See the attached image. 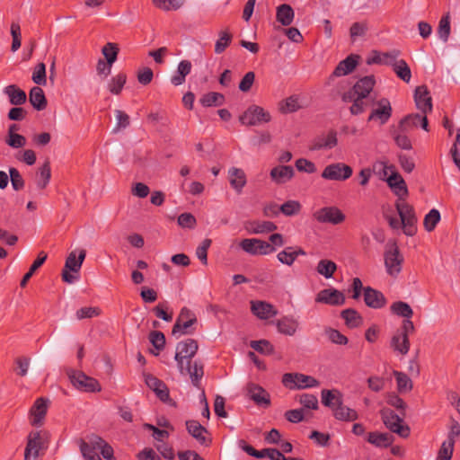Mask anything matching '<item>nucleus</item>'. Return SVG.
I'll return each instance as SVG.
<instances>
[{"label":"nucleus","instance_id":"obj_1","mask_svg":"<svg viewBox=\"0 0 460 460\" xmlns=\"http://www.w3.org/2000/svg\"><path fill=\"white\" fill-rule=\"evenodd\" d=\"M385 181L392 192L397 197L395 202L396 210L400 219L386 216L390 226L394 230L403 229L406 235L411 236L416 232V216L412 207L405 201L408 196V188L405 181L399 172L390 174Z\"/></svg>","mask_w":460,"mask_h":460},{"label":"nucleus","instance_id":"obj_2","mask_svg":"<svg viewBox=\"0 0 460 460\" xmlns=\"http://www.w3.org/2000/svg\"><path fill=\"white\" fill-rule=\"evenodd\" d=\"M285 244L284 236L279 233H273L269 237V242L259 238L243 239L239 245L241 249L252 256H267L277 251V248Z\"/></svg>","mask_w":460,"mask_h":460},{"label":"nucleus","instance_id":"obj_3","mask_svg":"<svg viewBox=\"0 0 460 460\" xmlns=\"http://www.w3.org/2000/svg\"><path fill=\"white\" fill-rule=\"evenodd\" d=\"M321 395L323 404L332 410L336 420L341 421L358 420L357 411L343 404V394L339 390H323Z\"/></svg>","mask_w":460,"mask_h":460},{"label":"nucleus","instance_id":"obj_4","mask_svg":"<svg viewBox=\"0 0 460 460\" xmlns=\"http://www.w3.org/2000/svg\"><path fill=\"white\" fill-rule=\"evenodd\" d=\"M375 85V79L373 75H367L358 80L354 87L344 93L342 100L344 102H350V112L354 115L362 113L367 106L365 99L372 91Z\"/></svg>","mask_w":460,"mask_h":460},{"label":"nucleus","instance_id":"obj_5","mask_svg":"<svg viewBox=\"0 0 460 460\" xmlns=\"http://www.w3.org/2000/svg\"><path fill=\"white\" fill-rule=\"evenodd\" d=\"M86 252L84 249L72 251L65 263L62 279L65 282L72 284L79 279V271L85 259Z\"/></svg>","mask_w":460,"mask_h":460},{"label":"nucleus","instance_id":"obj_6","mask_svg":"<svg viewBox=\"0 0 460 460\" xmlns=\"http://www.w3.org/2000/svg\"><path fill=\"white\" fill-rule=\"evenodd\" d=\"M384 259L386 273L396 278L402 271L403 257L395 243L386 245Z\"/></svg>","mask_w":460,"mask_h":460},{"label":"nucleus","instance_id":"obj_7","mask_svg":"<svg viewBox=\"0 0 460 460\" xmlns=\"http://www.w3.org/2000/svg\"><path fill=\"white\" fill-rule=\"evenodd\" d=\"M67 375L73 386L79 391L94 393L102 390L101 385L95 378L86 376L82 371L69 370Z\"/></svg>","mask_w":460,"mask_h":460},{"label":"nucleus","instance_id":"obj_8","mask_svg":"<svg viewBox=\"0 0 460 460\" xmlns=\"http://www.w3.org/2000/svg\"><path fill=\"white\" fill-rule=\"evenodd\" d=\"M282 384L288 389H307L320 385V382L314 376L301 373L284 374Z\"/></svg>","mask_w":460,"mask_h":460},{"label":"nucleus","instance_id":"obj_9","mask_svg":"<svg viewBox=\"0 0 460 460\" xmlns=\"http://www.w3.org/2000/svg\"><path fill=\"white\" fill-rule=\"evenodd\" d=\"M48 439L49 434L46 431L31 432L28 436V443L24 453L25 460H36L40 450L46 446Z\"/></svg>","mask_w":460,"mask_h":460},{"label":"nucleus","instance_id":"obj_10","mask_svg":"<svg viewBox=\"0 0 460 460\" xmlns=\"http://www.w3.org/2000/svg\"><path fill=\"white\" fill-rule=\"evenodd\" d=\"M380 415L385 427L392 432L402 438H407L410 435V429L403 425V420L392 410L384 408L380 411Z\"/></svg>","mask_w":460,"mask_h":460},{"label":"nucleus","instance_id":"obj_11","mask_svg":"<svg viewBox=\"0 0 460 460\" xmlns=\"http://www.w3.org/2000/svg\"><path fill=\"white\" fill-rule=\"evenodd\" d=\"M197 350L198 343L195 340L188 339L178 343L174 359L181 374H184V361L187 360L189 364V359L195 356Z\"/></svg>","mask_w":460,"mask_h":460},{"label":"nucleus","instance_id":"obj_12","mask_svg":"<svg viewBox=\"0 0 460 460\" xmlns=\"http://www.w3.org/2000/svg\"><path fill=\"white\" fill-rule=\"evenodd\" d=\"M352 168L344 163H332L325 166L321 177L326 181H344L351 177Z\"/></svg>","mask_w":460,"mask_h":460},{"label":"nucleus","instance_id":"obj_13","mask_svg":"<svg viewBox=\"0 0 460 460\" xmlns=\"http://www.w3.org/2000/svg\"><path fill=\"white\" fill-rule=\"evenodd\" d=\"M270 120V114L263 108L252 105L240 117L239 121L244 126H257Z\"/></svg>","mask_w":460,"mask_h":460},{"label":"nucleus","instance_id":"obj_14","mask_svg":"<svg viewBox=\"0 0 460 460\" xmlns=\"http://www.w3.org/2000/svg\"><path fill=\"white\" fill-rule=\"evenodd\" d=\"M197 323L196 314L189 308L183 307L172 328L173 335H185L193 332L192 326Z\"/></svg>","mask_w":460,"mask_h":460},{"label":"nucleus","instance_id":"obj_15","mask_svg":"<svg viewBox=\"0 0 460 460\" xmlns=\"http://www.w3.org/2000/svg\"><path fill=\"white\" fill-rule=\"evenodd\" d=\"M314 218L323 224L339 225L345 220V215L337 207H324L316 210Z\"/></svg>","mask_w":460,"mask_h":460},{"label":"nucleus","instance_id":"obj_16","mask_svg":"<svg viewBox=\"0 0 460 460\" xmlns=\"http://www.w3.org/2000/svg\"><path fill=\"white\" fill-rule=\"evenodd\" d=\"M346 301L344 294L333 288H324L318 292L315 296V302L325 304L332 306L344 305Z\"/></svg>","mask_w":460,"mask_h":460},{"label":"nucleus","instance_id":"obj_17","mask_svg":"<svg viewBox=\"0 0 460 460\" xmlns=\"http://www.w3.org/2000/svg\"><path fill=\"white\" fill-rule=\"evenodd\" d=\"M245 390L248 397L253 401L256 405L263 408H267L270 405V395L261 385L254 383H249L247 384Z\"/></svg>","mask_w":460,"mask_h":460},{"label":"nucleus","instance_id":"obj_18","mask_svg":"<svg viewBox=\"0 0 460 460\" xmlns=\"http://www.w3.org/2000/svg\"><path fill=\"white\" fill-rule=\"evenodd\" d=\"M279 333L286 336H294L301 329L300 322L293 315H284L275 322Z\"/></svg>","mask_w":460,"mask_h":460},{"label":"nucleus","instance_id":"obj_19","mask_svg":"<svg viewBox=\"0 0 460 460\" xmlns=\"http://www.w3.org/2000/svg\"><path fill=\"white\" fill-rule=\"evenodd\" d=\"M391 115L392 107L390 102L387 99H381L377 102L376 107L372 110L368 120L377 121L379 124L383 125L389 120Z\"/></svg>","mask_w":460,"mask_h":460},{"label":"nucleus","instance_id":"obj_20","mask_svg":"<svg viewBox=\"0 0 460 460\" xmlns=\"http://www.w3.org/2000/svg\"><path fill=\"white\" fill-rule=\"evenodd\" d=\"M306 252L299 246H287L277 253L279 263L291 267L299 256H305Z\"/></svg>","mask_w":460,"mask_h":460},{"label":"nucleus","instance_id":"obj_21","mask_svg":"<svg viewBox=\"0 0 460 460\" xmlns=\"http://www.w3.org/2000/svg\"><path fill=\"white\" fill-rule=\"evenodd\" d=\"M227 176L230 186L237 194H241L247 183V177L244 171L241 168L231 167L228 169Z\"/></svg>","mask_w":460,"mask_h":460},{"label":"nucleus","instance_id":"obj_22","mask_svg":"<svg viewBox=\"0 0 460 460\" xmlns=\"http://www.w3.org/2000/svg\"><path fill=\"white\" fill-rule=\"evenodd\" d=\"M400 128L403 131H411L414 128L420 127L428 131V119L426 114H411L402 119L400 123Z\"/></svg>","mask_w":460,"mask_h":460},{"label":"nucleus","instance_id":"obj_23","mask_svg":"<svg viewBox=\"0 0 460 460\" xmlns=\"http://www.w3.org/2000/svg\"><path fill=\"white\" fill-rule=\"evenodd\" d=\"M414 100L417 109L421 113L426 114L432 111L431 97L426 86L420 85L415 89Z\"/></svg>","mask_w":460,"mask_h":460},{"label":"nucleus","instance_id":"obj_24","mask_svg":"<svg viewBox=\"0 0 460 460\" xmlns=\"http://www.w3.org/2000/svg\"><path fill=\"white\" fill-rule=\"evenodd\" d=\"M251 310L253 314L261 320L270 319L278 314L271 304L263 301H252Z\"/></svg>","mask_w":460,"mask_h":460},{"label":"nucleus","instance_id":"obj_25","mask_svg":"<svg viewBox=\"0 0 460 460\" xmlns=\"http://www.w3.org/2000/svg\"><path fill=\"white\" fill-rule=\"evenodd\" d=\"M96 452H100L106 460H115L113 448L102 438L92 435L87 440Z\"/></svg>","mask_w":460,"mask_h":460},{"label":"nucleus","instance_id":"obj_26","mask_svg":"<svg viewBox=\"0 0 460 460\" xmlns=\"http://www.w3.org/2000/svg\"><path fill=\"white\" fill-rule=\"evenodd\" d=\"M295 171L289 165H279L271 169L270 175L276 184H283L294 177Z\"/></svg>","mask_w":460,"mask_h":460},{"label":"nucleus","instance_id":"obj_27","mask_svg":"<svg viewBox=\"0 0 460 460\" xmlns=\"http://www.w3.org/2000/svg\"><path fill=\"white\" fill-rule=\"evenodd\" d=\"M48 410V401L44 398H39L31 409V420L33 426H40L43 422Z\"/></svg>","mask_w":460,"mask_h":460},{"label":"nucleus","instance_id":"obj_28","mask_svg":"<svg viewBox=\"0 0 460 460\" xmlns=\"http://www.w3.org/2000/svg\"><path fill=\"white\" fill-rule=\"evenodd\" d=\"M364 301L367 306L375 309L382 308L386 303L385 296L380 291L369 287L364 289Z\"/></svg>","mask_w":460,"mask_h":460},{"label":"nucleus","instance_id":"obj_29","mask_svg":"<svg viewBox=\"0 0 460 460\" xmlns=\"http://www.w3.org/2000/svg\"><path fill=\"white\" fill-rule=\"evenodd\" d=\"M359 57L358 55H349L341 61L334 69L333 76H343L351 73L358 65Z\"/></svg>","mask_w":460,"mask_h":460},{"label":"nucleus","instance_id":"obj_30","mask_svg":"<svg viewBox=\"0 0 460 460\" xmlns=\"http://www.w3.org/2000/svg\"><path fill=\"white\" fill-rule=\"evenodd\" d=\"M390 347L395 353L405 356L410 350L409 337L396 332L391 338Z\"/></svg>","mask_w":460,"mask_h":460},{"label":"nucleus","instance_id":"obj_31","mask_svg":"<svg viewBox=\"0 0 460 460\" xmlns=\"http://www.w3.org/2000/svg\"><path fill=\"white\" fill-rule=\"evenodd\" d=\"M338 144V138L335 132L331 131L325 135L316 137L312 146L313 150L332 149Z\"/></svg>","mask_w":460,"mask_h":460},{"label":"nucleus","instance_id":"obj_32","mask_svg":"<svg viewBox=\"0 0 460 460\" xmlns=\"http://www.w3.org/2000/svg\"><path fill=\"white\" fill-rule=\"evenodd\" d=\"M278 34L273 36V39L279 48L284 45L287 39L296 43L301 42L303 40L300 31H278Z\"/></svg>","mask_w":460,"mask_h":460},{"label":"nucleus","instance_id":"obj_33","mask_svg":"<svg viewBox=\"0 0 460 460\" xmlns=\"http://www.w3.org/2000/svg\"><path fill=\"white\" fill-rule=\"evenodd\" d=\"M278 226L271 221H254L250 224L249 233L253 234H266L277 230Z\"/></svg>","mask_w":460,"mask_h":460},{"label":"nucleus","instance_id":"obj_34","mask_svg":"<svg viewBox=\"0 0 460 460\" xmlns=\"http://www.w3.org/2000/svg\"><path fill=\"white\" fill-rule=\"evenodd\" d=\"M4 93L8 96L11 104L21 105L26 102V93L14 84H10L4 89Z\"/></svg>","mask_w":460,"mask_h":460},{"label":"nucleus","instance_id":"obj_35","mask_svg":"<svg viewBox=\"0 0 460 460\" xmlns=\"http://www.w3.org/2000/svg\"><path fill=\"white\" fill-rule=\"evenodd\" d=\"M367 440L368 443L376 447H387L393 442L392 436L387 433L377 431L368 433L367 436Z\"/></svg>","mask_w":460,"mask_h":460},{"label":"nucleus","instance_id":"obj_36","mask_svg":"<svg viewBox=\"0 0 460 460\" xmlns=\"http://www.w3.org/2000/svg\"><path fill=\"white\" fill-rule=\"evenodd\" d=\"M191 63L188 60H182L179 63L176 74L172 76L171 83L175 85H181L185 82V77L190 73Z\"/></svg>","mask_w":460,"mask_h":460},{"label":"nucleus","instance_id":"obj_37","mask_svg":"<svg viewBox=\"0 0 460 460\" xmlns=\"http://www.w3.org/2000/svg\"><path fill=\"white\" fill-rule=\"evenodd\" d=\"M294 10L288 4H282L277 8L276 18L283 26H289L294 19Z\"/></svg>","mask_w":460,"mask_h":460},{"label":"nucleus","instance_id":"obj_38","mask_svg":"<svg viewBox=\"0 0 460 460\" xmlns=\"http://www.w3.org/2000/svg\"><path fill=\"white\" fill-rule=\"evenodd\" d=\"M29 98L30 102L37 111H41L46 108L47 101L45 98L44 92L40 87L35 86L31 88V90L30 91Z\"/></svg>","mask_w":460,"mask_h":460},{"label":"nucleus","instance_id":"obj_39","mask_svg":"<svg viewBox=\"0 0 460 460\" xmlns=\"http://www.w3.org/2000/svg\"><path fill=\"white\" fill-rule=\"evenodd\" d=\"M337 270V264L327 259H322L318 261L316 271L319 275L324 277L326 279L332 278Z\"/></svg>","mask_w":460,"mask_h":460},{"label":"nucleus","instance_id":"obj_40","mask_svg":"<svg viewBox=\"0 0 460 460\" xmlns=\"http://www.w3.org/2000/svg\"><path fill=\"white\" fill-rule=\"evenodd\" d=\"M188 432L196 438L199 443H204L206 440L205 434L207 429L197 420H188L186 422Z\"/></svg>","mask_w":460,"mask_h":460},{"label":"nucleus","instance_id":"obj_41","mask_svg":"<svg viewBox=\"0 0 460 460\" xmlns=\"http://www.w3.org/2000/svg\"><path fill=\"white\" fill-rule=\"evenodd\" d=\"M51 170L49 162L44 163L37 173L36 184L39 189H44L47 187L50 181Z\"/></svg>","mask_w":460,"mask_h":460},{"label":"nucleus","instance_id":"obj_42","mask_svg":"<svg viewBox=\"0 0 460 460\" xmlns=\"http://www.w3.org/2000/svg\"><path fill=\"white\" fill-rule=\"evenodd\" d=\"M341 317L349 328H356L362 324V317L353 309H346L341 312Z\"/></svg>","mask_w":460,"mask_h":460},{"label":"nucleus","instance_id":"obj_43","mask_svg":"<svg viewBox=\"0 0 460 460\" xmlns=\"http://www.w3.org/2000/svg\"><path fill=\"white\" fill-rule=\"evenodd\" d=\"M184 0H152L155 7L164 12L176 11L180 9Z\"/></svg>","mask_w":460,"mask_h":460},{"label":"nucleus","instance_id":"obj_44","mask_svg":"<svg viewBox=\"0 0 460 460\" xmlns=\"http://www.w3.org/2000/svg\"><path fill=\"white\" fill-rule=\"evenodd\" d=\"M391 312L400 317H403L404 319L411 318L413 315V311L409 304L397 301L392 304Z\"/></svg>","mask_w":460,"mask_h":460},{"label":"nucleus","instance_id":"obj_45","mask_svg":"<svg viewBox=\"0 0 460 460\" xmlns=\"http://www.w3.org/2000/svg\"><path fill=\"white\" fill-rule=\"evenodd\" d=\"M187 373L190 375L192 384L198 387L203 376L202 365L195 361L192 365H190L186 369L184 368L183 375H186Z\"/></svg>","mask_w":460,"mask_h":460},{"label":"nucleus","instance_id":"obj_46","mask_svg":"<svg viewBox=\"0 0 460 460\" xmlns=\"http://www.w3.org/2000/svg\"><path fill=\"white\" fill-rule=\"evenodd\" d=\"M393 69L396 75L402 81L406 83L410 82L411 78V72L409 66L403 59H399L397 62H395L394 64Z\"/></svg>","mask_w":460,"mask_h":460},{"label":"nucleus","instance_id":"obj_47","mask_svg":"<svg viewBox=\"0 0 460 460\" xmlns=\"http://www.w3.org/2000/svg\"><path fill=\"white\" fill-rule=\"evenodd\" d=\"M127 82V75L124 74H119L111 77L108 83V90L112 94H119Z\"/></svg>","mask_w":460,"mask_h":460},{"label":"nucleus","instance_id":"obj_48","mask_svg":"<svg viewBox=\"0 0 460 460\" xmlns=\"http://www.w3.org/2000/svg\"><path fill=\"white\" fill-rule=\"evenodd\" d=\"M47 257H48L47 253H45L44 252H40L39 253L38 258L34 261V262L31 266L29 271L23 276V278L21 281L22 287L26 286L28 280L31 278L33 273L45 262V261L47 260Z\"/></svg>","mask_w":460,"mask_h":460},{"label":"nucleus","instance_id":"obj_49","mask_svg":"<svg viewBox=\"0 0 460 460\" xmlns=\"http://www.w3.org/2000/svg\"><path fill=\"white\" fill-rule=\"evenodd\" d=\"M409 131H403L400 128V125L398 126V129L394 133V139L395 141V144L402 149L404 150H410L411 149V142L407 136V133Z\"/></svg>","mask_w":460,"mask_h":460},{"label":"nucleus","instance_id":"obj_50","mask_svg":"<svg viewBox=\"0 0 460 460\" xmlns=\"http://www.w3.org/2000/svg\"><path fill=\"white\" fill-rule=\"evenodd\" d=\"M149 341L155 349V350H151V352L157 356L159 352L164 348L165 345V337L161 332H152L149 335Z\"/></svg>","mask_w":460,"mask_h":460},{"label":"nucleus","instance_id":"obj_51","mask_svg":"<svg viewBox=\"0 0 460 460\" xmlns=\"http://www.w3.org/2000/svg\"><path fill=\"white\" fill-rule=\"evenodd\" d=\"M223 102L224 96L218 93H208L200 99V103L205 107L219 106Z\"/></svg>","mask_w":460,"mask_h":460},{"label":"nucleus","instance_id":"obj_52","mask_svg":"<svg viewBox=\"0 0 460 460\" xmlns=\"http://www.w3.org/2000/svg\"><path fill=\"white\" fill-rule=\"evenodd\" d=\"M250 346L263 355H271L274 352V346L267 340L252 341Z\"/></svg>","mask_w":460,"mask_h":460},{"label":"nucleus","instance_id":"obj_53","mask_svg":"<svg viewBox=\"0 0 460 460\" xmlns=\"http://www.w3.org/2000/svg\"><path fill=\"white\" fill-rule=\"evenodd\" d=\"M440 220V213L438 209H431L424 217V227L428 232L435 229Z\"/></svg>","mask_w":460,"mask_h":460},{"label":"nucleus","instance_id":"obj_54","mask_svg":"<svg viewBox=\"0 0 460 460\" xmlns=\"http://www.w3.org/2000/svg\"><path fill=\"white\" fill-rule=\"evenodd\" d=\"M394 375L396 378L397 387L400 392H408L411 390L412 382L406 374L394 371Z\"/></svg>","mask_w":460,"mask_h":460},{"label":"nucleus","instance_id":"obj_55","mask_svg":"<svg viewBox=\"0 0 460 460\" xmlns=\"http://www.w3.org/2000/svg\"><path fill=\"white\" fill-rule=\"evenodd\" d=\"M324 333L329 341L334 344L346 345L348 343V338L336 329L326 328Z\"/></svg>","mask_w":460,"mask_h":460},{"label":"nucleus","instance_id":"obj_56","mask_svg":"<svg viewBox=\"0 0 460 460\" xmlns=\"http://www.w3.org/2000/svg\"><path fill=\"white\" fill-rule=\"evenodd\" d=\"M301 204L297 200H288L280 206V211L287 217L297 215L301 210Z\"/></svg>","mask_w":460,"mask_h":460},{"label":"nucleus","instance_id":"obj_57","mask_svg":"<svg viewBox=\"0 0 460 460\" xmlns=\"http://www.w3.org/2000/svg\"><path fill=\"white\" fill-rule=\"evenodd\" d=\"M31 79L38 85H45L47 84L46 66L44 63H39L34 67Z\"/></svg>","mask_w":460,"mask_h":460},{"label":"nucleus","instance_id":"obj_58","mask_svg":"<svg viewBox=\"0 0 460 460\" xmlns=\"http://www.w3.org/2000/svg\"><path fill=\"white\" fill-rule=\"evenodd\" d=\"M80 450L85 460H102L98 452L91 446L88 441H82Z\"/></svg>","mask_w":460,"mask_h":460},{"label":"nucleus","instance_id":"obj_59","mask_svg":"<svg viewBox=\"0 0 460 460\" xmlns=\"http://www.w3.org/2000/svg\"><path fill=\"white\" fill-rule=\"evenodd\" d=\"M455 444L452 441L445 440L438 451L437 460H451Z\"/></svg>","mask_w":460,"mask_h":460},{"label":"nucleus","instance_id":"obj_60","mask_svg":"<svg viewBox=\"0 0 460 460\" xmlns=\"http://www.w3.org/2000/svg\"><path fill=\"white\" fill-rule=\"evenodd\" d=\"M9 175L12 187L14 190H20L24 187L23 178L16 168H9Z\"/></svg>","mask_w":460,"mask_h":460},{"label":"nucleus","instance_id":"obj_61","mask_svg":"<svg viewBox=\"0 0 460 460\" xmlns=\"http://www.w3.org/2000/svg\"><path fill=\"white\" fill-rule=\"evenodd\" d=\"M5 142L9 146L13 148H21L26 145L27 140L22 135L11 133L7 135Z\"/></svg>","mask_w":460,"mask_h":460},{"label":"nucleus","instance_id":"obj_62","mask_svg":"<svg viewBox=\"0 0 460 460\" xmlns=\"http://www.w3.org/2000/svg\"><path fill=\"white\" fill-rule=\"evenodd\" d=\"M178 225L182 228L193 229L196 226L197 220L190 213H182L178 217Z\"/></svg>","mask_w":460,"mask_h":460},{"label":"nucleus","instance_id":"obj_63","mask_svg":"<svg viewBox=\"0 0 460 460\" xmlns=\"http://www.w3.org/2000/svg\"><path fill=\"white\" fill-rule=\"evenodd\" d=\"M296 167L299 172H306V173H314L317 171L316 165L314 163L305 159L299 158L296 161Z\"/></svg>","mask_w":460,"mask_h":460},{"label":"nucleus","instance_id":"obj_64","mask_svg":"<svg viewBox=\"0 0 460 460\" xmlns=\"http://www.w3.org/2000/svg\"><path fill=\"white\" fill-rule=\"evenodd\" d=\"M299 402L306 409L316 410L318 408V399L314 394H304L300 395Z\"/></svg>","mask_w":460,"mask_h":460}]
</instances>
